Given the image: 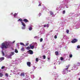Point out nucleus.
I'll use <instances>...</instances> for the list:
<instances>
[{"mask_svg":"<svg viewBox=\"0 0 80 80\" xmlns=\"http://www.w3.org/2000/svg\"><path fill=\"white\" fill-rule=\"evenodd\" d=\"M27 50H30V48L29 46H28L27 48Z\"/></svg>","mask_w":80,"mask_h":80,"instance_id":"obj_16","label":"nucleus"},{"mask_svg":"<svg viewBox=\"0 0 80 80\" xmlns=\"http://www.w3.org/2000/svg\"><path fill=\"white\" fill-rule=\"evenodd\" d=\"M25 26L23 27H22V29H25Z\"/></svg>","mask_w":80,"mask_h":80,"instance_id":"obj_35","label":"nucleus"},{"mask_svg":"<svg viewBox=\"0 0 80 80\" xmlns=\"http://www.w3.org/2000/svg\"><path fill=\"white\" fill-rule=\"evenodd\" d=\"M20 44L21 45H23V46H25V44H23V43H22V42H21L20 43Z\"/></svg>","mask_w":80,"mask_h":80,"instance_id":"obj_14","label":"nucleus"},{"mask_svg":"<svg viewBox=\"0 0 80 80\" xmlns=\"http://www.w3.org/2000/svg\"><path fill=\"white\" fill-rule=\"evenodd\" d=\"M28 53L30 54V55H32L33 53V51H32V50H29L28 51Z\"/></svg>","mask_w":80,"mask_h":80,"instance_id":"obj_4","label":"nucleus"},{"mask_svg":"<svg viewBox=\"0 0 80 80\" xmlns=\"http://www.w3.org/2000/svg\"><path fill=\"white\" fill-rule=\"evenodd\" d=\"M21 23H22L23 26H24V27H25V24L23 22H21Z\"/></svg>","mask_w":80,"mask_h":80,"instance_id":"obj_11","label":"nucleus"},{"mask_svg":"<svg viewBox=\"0 0 80 80\" xmlns=\"http://www.w3.org/2000/svg\"><path fill=\"white\" fill-rule=\"evenodd\" d=\"M36 62H38V58H36Z\"/></svg>","mask_w":80,"mask_h":80,"instance_id":"obj_27","label":"nucleus"},{"mask_svg":"<svg viewBox=\"0 0 80 80\" xmlns=\"http://www.w3.org/2000/svg\"><path fill=\"white\" fill-rule=\"evenodd\" d=\"M10 56V57H12V54H11L10 55H9Z\"/></svg>","mask_w":80,"mask_h":80,"instance_id":"obj_39","label":"nucleus"},{"mask_svg":"<svg viewBox=\"0 0 80 80\" xmlns=\"http://www.w3.org/2000/svg\"><path fill=\"white\" fill-rule=\"evenodd\" d=\"M46 27H49V25L48 24H47Z\"/></svg>","mask_w":80,"mask_h":80,"instance_id":"obj_37","label":"nucleus"},{"mask_svg":"<svg viewBox=\"0 0 80 80\" xmlns=\"http://www.w3.org/2000/svg\"><path fill=\"white\" fill-rule=\"evenodd\" d=\"M20 76H22V77L25 76V73H21L20 74Z\"/></svg>","mask_w":80,"mask_h":80,"instance_id":"obj_8","label":"nucleus"},{"mask_svg":"<svg viewBox=\"0 0 80 80\" xmlns=\"http://www.w3.org/2000/svg\"><path fill=\"white\" fill-rule=\"evenodd\" d=\"M2 54L3 55V56H4L5 55V53H4V52H3V51H2Z\"/></svg>","mask_w":80,"mask_h":80,"instance_id":"obj_20","label":"nucleus"},{"mask_svg":"<svg viewBox=\"0 0 80 80\" xmlns=\"http://www.w3.org/2000/svg\"><path fill=\"white\" fill-rule=\"evenodd\" d=\"M17 15V13H15L14 15V17H16V16Z\"/></svg>","mask_w":80,"mask_h":80,"instance_id":"obj_19","label":"nucleus"},{"mask_svg":"<svg viewBox=\"0 0 80 80\" xmlns=\"http://www.w3.org/2000/svg\"><path fill=\"white\" fill-rule=\"evenodd\" d=\"M60 59L61 60H63V57H61Z\"/></svg>","mask_w":80,"mask_h":80,"instance_id":"obj_28","label":"nucleus"},{"mask_svg":"<svg viewBox=\"0 0 80 80\" xmlns=\"http://www.w3.org/2000/svg\"><path fill=\"white\" fill-rule=\"evenodd\" d=\"M10 47V45L8 42L3 43L1 45V48L2 49H3V48L6 49Z\"/></svg>","mask_w":80,"mask_h":80,"instance_id":"obj_1","label":"nucleus"},{"mask_svg":"<svg viewBox=\"0 0 80 80\" xmlns=\"http://www.w3.org/2000/svg\"><path fill=\"white\" fill-rule=\"evenodd\" d=\"M15 52L16 53H18V50H17V49H16L15 50Z\"/></svg>","mask_w":80,"mask_h":80,"instance_id":"obj_24","label":"nucleus"},{"mask_svg":"<svg viewBox=\"0 0 80 80\" xmlns=\"http://www.w3.org/2000/svg\"><path fill=\"white\" fill-rule=\"evenodd\" d=\"M12 14H13V13H12Z\"/></svg>","mask_w":80,"mask_h":80,"instance_id":"obj_45","label":"nucleus"},{"mask_svg":"<svg viewBox=\"0 0 80 80\" xmlns=\"http://www.w3.org/2000/svg\"><path fill=\"white\" fill-rule=\"evenodd\" d=\"M27 65L28 67H30V65H31V63L30 62H27Z\"/></svg>","mask_w":80,"mask_h":80,"instance_id":"obj_5","label":"nucleus"},{"mask_svg":"<svg viewBox=\"0 0 80 80\" xmlns=\"http://www.w3.org/2000/svg\"><path fill=\"white\" fill-rule=\"evenodd\" d=\"M66 32H67V33H69V30H67Z\"/></svg>","mask_w":80,"mask_h":80,"instance_id":"obj_30","label":"nucleus"},{"mask_svg":"<svg viewBox=\"0 0 80 80\" xmlns=\"http://www.w3.org/2000/svg\"><path fill=\"white\" fill-rule=\"evenodd\" d=\"M29 46L31 49H33L34 48V46H32V44H30Z\"/></svg>","mask_w":80,"mask_h":80,"instance_id":"obj_6","label":"nucleus"},{"mask_svg":"<svg viewBox=\"0 0 80 80\" xmlns=\"http://www.w3.org/2000/svg\"><path fill=\"white\" fill-rule=\"evenodd\" d=\"M44 27H46V25H44Z\"/></svg>","mask_w":80,"mask_h":80,"instance_id":"obj_40","label":"nucleus"},{"mask_svg":"<svg viewBox=\"0 0 80 80\" xmlns=\"http://www.w3.org/2000/svg\"><path fill=\"white\" fill-rule=\"evenodd\" d=\"M43 58H44V59H45V58H46V57L45 55H43Z\"/></svg>","mask_w":80,"mask_h":80,"instance_id":"obj_23","label":"nucleus"},{"mask_svg":"<svg viewBox=\"0 0 80 80\" xmlns=\"http://www.w3.org/2000/svg\"><path fill=\"white\" fill-rule=\"evenodd\" d=\"M28 44H29V43H26L25 45V46H28Z\"/></svg>","mask_w":80,"mask_h":80,"instance_id":"obj_32","label":"nucleus"},{"mask_svg":"<svg viewBox=\"0 0 80 80\" xmlns=\"http://www.w3.org/2000/svg\"><path fill=\"white\" fill-rule=\"evenodd\" d=\"M11 58V57L10 56H8L7 57V58Z\"/></svg>","mask_w":80,"mask_h":80,"instance_id":"obj_26","label":"nucleus"},{"mask_svg":"<svg viewBox=\"0 0 80 80\" xmlns=\"http://www.w3.org/2000/svg\"><path fill=\"white\" fill-rule=\"evenodd\" d=\"M38 6H41V3H39Z\"/></svg>","mask_w":80,"mask_h":80,"instance_id":"obj_38","label":"nucleus"},{"mask_svg":"<svg viewBox=\"0 0 80 80\" xmlns=\"http://www.w3.org/2000/svg\"><path fill=\"white\" fill-rule=\"evenodd\" d=\"M78 41V40L77 39H72V41L71 42L72 43H75L76 42H77Z\"/></svg>","mask_w":80,"mask_h":80,"instance_id":"obj_3","label":"nucleus"},{"mask_svg":"<svg viewBox=\"0 0 80 80\" xmlns=\"http://www.w3.org/2000/svg\"><path fill=\"white\" fill-rule=\"evenodd\" d=\"M80 65V63H78V65Z\"/></svg>","mask_w":80,"mask_h":80,"instance_id":"obj_43","label":"nucleus"},{"mask_svg":"<svg viewBox=\"0 0 80 80\" xmlns=\"http://www.w3.org/2000/svg\"><path fill=\"white\" fill-rule=\"evenodd\" d=\"M70 65H68L66 66V67H67L66 68L64 69L63 70V75L66 74V73H68V68L70 67Z\"/></svg>","mask_w":80,"mask_h":80,"instance_id":"obj_2","label":"nucleus"},{"mask_svg":"<svg viewBox=\"0 0 80 80\" xmlns=\"http://www.w3.org/2000/svg\"><path fill=\"white\" fill-rule=\"evenodd\" d=\"M78 79L79 80H80V78H79Z\"/></svg>","mask_w":80,"mask_h":80,"instance_id":"obj_44","label":"nucleus"},{"mask_svg":"<svg viewBox=\"0 0 80 80\" xmlns=\"http://www.w3.org/2000/svg\"><path fill=\"white\" fill-rule=\"evenodd\" d=\"M15 43V41H14L13 42H12V43Z\"/></svg>","mask_w":80,"mask_h":80,"instance_id":"obj_41","label":"nucleus"},{"mask_svg":"<svg viewBox=\"0 0 80 80\" xmlns=\"http://www.w3.org/2000/svg\"><path fill=\"white\" fill-rule=\"evenodd\" d=\"M23 21L25 22H28V20L27 19H23Z\"/></svg>","mask_w":80,"mask_h":80,"instance_id":"obj_9","label":"nucleus"},{"mask_svg":"<svg viewBox=\"0 0 80 80\" xmlns=\"http://www.w3.org/2000/svg\"><path fill=\"white\" fill-rule=\"evenodd\" d=\"M57 38V36H56V35H55V36H54V38L56 39V38Z\"/></svg>","mask_w":80,"mask_h":80,"instance_id":"obj_36","label":"nucleus"},{"mask_svg":"<svg viewBox=\"0 0 80 80\" xmlns=\"http://www.w3.org/2000/svg\"><path fill=\"white\" fill-rule=\"evenodd\" d=\"M32 27H30L29 28V30L31 31V30H32Z\"/></svg>","mask_w":80,"mask_h":80,"instance_id":"obj_12","label":"nucleus"},{"mask_svg":"<svg viewBox=\"0 0 80 80\" xmlns=\"http://www.w3.org/2000/svg\"><path fill=\"white\" fill-rule=\"evenodd\" d=\"M18 21H19L20 22H22V21H23V20L21 18L19 19Z\"/></svg>","mask_w":80,"mask_h":80,"instance_id":"obj_13","label":"nucleus"},{"mask_svg":"<svg viewBox=\"0 0 80 80\" xmlns=\"http://www.w3.org/2000/svg\"><path fill=\"white\" fill-rule=\"evenodd\" d=\"M42 41H43V38H41L40 39V42H42Z\"/></svg>","mask_w":80,"mask_h":80,"instance_id":"obj_22","label":"nucleus"},{"mask_svg":"<svg viewBox=\"0 0 80 80\" xmlns=\"http://www.w3.org/2000/svg\"><path fill=\"white\" fill-rule=\"evenodd\" d=\"M5 75L6 77H8V74L7 73H6Z\"/></svg>","mask_w":80,"mask_h":80,"instance_id":"obj_15","label":"nucleus"},{"mask_svg":"<svg viewBox=\"0 0 80 80\" xmlns=\"http://www.w3.org/2000/svg\"><path fill=\"white\" fill-rule=\"evenodd\" d=\"M11 55H14V52H11Z\"/></svg>","mask_w":80,"mask_h":80,"instance_id":"obj_34","label":"nucleus"},{"mask_svg":"<svg viewBox=\"0 0 80 80\" xmlns=\"http://www.w3.org/2000/svg\"><path fill=\"white\" fill-rule=\"evenodd\" d=\"M55 54L56 55H58V52H57V51H56L55 52Z\"/></svg>","mask_w":80,"mask_h":80,"instance_id":"obj_10","label":"nucleus"},{"mask_svg":"<svg viewBox=\"0 0 80 80\" xmlns=\"http://www.w3.org/2000/svg\"><path fill=\"white\" fill-rule=\"evenodd\" d=\"M62 13L63 14H64V13H65V10L63 11Z\"/></svg>","mask_w":80,"mask_h":80,"instance_id":"obj_29","label":"nucleus"},{"mask_svg":"<svg viewBox=\"0 0 80 80\" xmlns=\"http://www.w3.org/2000/svg\"><path fill=\"white\" fill-rule=\"evenodd\" d=\"M5 68V66H2V68H1V69H4V68Z\"/></svg>","mask_w":80,"mask_h":80,"instance_id":"obj_33","label":"nucleus"},{"mask_svg":"<svg viewBox=\"0 0 80 80\" xmlns=\"http://www.w3.org/2000/svg\"><path fill=\"white\" fill-rule=\"evenodd\" d=\"M48 60H50V58H48Z\"/></svg>","mask_w":80,"mask_h":80,"instance_id":"obj_42","label":"nucleus"},{"mask_svg":"<svg viewBox=\"0 0 80 80\" xmlns=\"http://www.w3.org/2000/svg\"><path fill=\"white\" fill-rule=\"evenodd\" d=\"M50 14L51 15H53V12H50Z\"/></svg>","mask_w":80,"mask_h":80,"instance_id":"obj_21","label":"nucleus"},{"mask_svg":"<svg viewBox=\"0 0 80 80\" xmlns=\"http://www.w3.org/2000/svg\"><path fill=\"white\" fill-rule=\"evenodd\" d=\"M21 51H24V48H22L21 49Z\"/></svg>","mask_w":80,"mask_h":80,"instance_id":"obj_18","label":"nucleus"},{"mask_svg":"<svg viewBox=\"0 0 80 80\" xmlns=\"http://www.w3.org/2000/svg\"><path fill=\"white\" fill-rule=\"evenodd\" d=\"M77 48H80V46L79 45H78L77 46Z\"/></svg>","mask_w":80,"mask_h":80,"instance_id":"obj_31","label":"nucleus"},{"mask_svg":"<svg viewBox=\"0 0 80 80\" xmlns=\"http://www.w3.org/2000/svg\"><path fill=\"white\" fill-rule=\"evenodd\" d=\"M2 76H3V74L2 73H0V77H2Z\"/></svg>","mask_w":80,"mask_h":80,"instance_id":"obj_17","label":"nucleus"},{"mask_svg":"<svg viewBox=\"0 0 80 80\" xmlns=\"http://www.w3.org/2000/svg\"><path fill=\"white\" fill-rule=\"evenodd\" d=\"M5 59V58L4 57H2L0 58V60L1 62H2V60H3Z\"/></svg>","mask_w":80,"mask_h":80,"instance_id":"obj_7","label":"nucleus"},{"mask_svg":"<svg viewBox=\"0 0 80 80\" xmlns=\"http://www.w3.org/2000/svg\"><path fill=\"white\" fill-rule=\"evenodd\" d=\"M69 57L70 58H72V54H70L69 55Z\"/></svg>","mask_w":80,"mask_h":80,"instance_id":"obj_25","label":"nucleus"}]
</instances>
